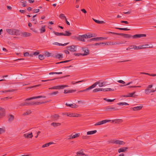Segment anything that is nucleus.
Here are the masks:
<instances>
[{
	"mask_svg": "<svg viewBox=\"0 0 156 156\" xmlns=\"http://www.w3.org/2000/svg\"><path fill=\"white\" fill-rule=\"evenodd\" d=\"M46 97L44 96H37L34 97L29 98H28L25 100V103L26 106L30 105V101H29V100H30L33 99L38 98H45Z\"/></svg>",
	"mask_w": 156,
	"mask_h": 156,
	"instance_id": "1",
	"label": "nucleus"
},
{
	"mask_svg": "<svg viewBox=\"0 0 156 156\" xmlns=\"http://www.w3.org/2000/svg\"><path fill=\"white\" fill-rule=\"evenodd\" d=\"M104 109L106 111H113L119 110V109L116 107H112L110 106H107L104 108Z\"/></svg>",
	"mask_w": 156,
	"mask_h": 156,
	"instance_id": "2",
	"label": "nucleus"
},
{
	"mask_svg": "<svg viewBox=\"0 0 156 156\" xmlns=\"http://www.w3.org/2000/svg\"><path fill=\"white\" fill-rule=\"evenodd\" d=\"M111 121V120L106 119L102 120V121L98 122H96L94 126H99L100 125L104 124L106 122H110Z\"/></svg>",
	"mask_w": 156,
	"mask_h": 156,
	"instance_id": "3",
	"label": "nucleus"
},
{
	"mask_svg": "<svg viewBox=\"0 0 156 156\" xmlns=\"http://www.w3.org/2000/svg\"><path fill=\"white\" fill-rule=\"evenodd\" d=\"M146 35L144 34H135L133 36L132 35V37L134 39L137 38L141 37H146Z\"/></svg>",
	"mask_w": 156,
	"mask_h": 156,
	"instance_id": "4",
	"label": "nucleus"
},
{
	"mask_svg": "<svg viewBox=\"0 0 156 156\" xmlns=\"http://www.w3.org/2000/svg\"><path fill=\"white\" fill-rule=\"evenodd\" d=\"M76 46L71 45L68 46L67 47L68 50H69L71 51L74 52L76 51Z\"/></svg>",
	"mask_w": 156,
	"mask_h": 156,
	"instance_id": "5",
	"label": "nucleus"
},
{
	"mask_svg": "<svg viewBox=\"0 0 156 156\" xmlns=\"http://www.w3.org/2000/svg\"><path fill=\"white\" fill-rule=\"evenodd\" d=\"M70 76L69 75H67L66 76H62L58 77H56V78H54L52 79L47 80H42V81L46 82V81H49L52 80H56V79H61L63 78H64L66 77L67 76Z\"/></svg>",
	"mask_w": 156,
	"mask_h": 156,
	"instance_id": "6",
	"label": "nucleus"
},
{
	"mask_svg": "<svg viewBox=\"0 0 156 156\" xmlns=\"http://www.w3.org/2000/svg\"><path fill=\"white\" fill-rule=\"evenodd\" d=\"M99 83V82H97L94 83V84H93V85H92L91 86H90L88 88L86 89H85V91H87L88 90H90L93 88H94L96 86L98 85Z\"/></svg>",
	"mask_w": 156,
	"mask_h": 156,
	"instance_id": "7",
	"label": "nucleus"
},
{
	"mask_svg": "<svg viewBox=\"0 0 156 156\" xmlns=\"http://www.w3.org/2000/svg\"><path fill=\"white\" fill-rule=\"evenodd\" d=\"M5 114V111L4 108L0 107V119L4 116Z\"/></svg>",
	"mask_w": 156,
	"mask_h": 156,
	"instance_id": "8",
	"label": "nucleus"
},
{
	"mask_svg": "<svg viewBox=\"0 0 156 156\" xmlns=\"http://www.w3.org/2000/svg\"><path fill=\"white\" fill-rule=\"evenodd\" d=\"M66 105L67 106H69L72 108H76L78 107V105H76L75 104H68L67 103L66 104Z\"/></svg>",
	"mask_w": 156,
	"mask_h": 156,
	"instance_id": "9",
	"label": "nucleus"
},
{
	"mask_svg": "<svg viewBox=\"0 0 156 156\" xmlns=\"http://www.w3.org/2000/svg\"><path fill=\"white\" fill-rule=\"evenodd\" d=\"M155 90L153 89H150L146 88L145 90V93L146 94H148L151 92H154Z\"/></svg>",
	"mask_w": 156,
	"mask_h": 156,
	"instance_id": "10",
	"label": "nucleus"
},
{
	"mask_svg": "<svg viewBox=\"0 0 156 156\" xmlns=\"http://www.w3.org/2000/svg\"><path fill=\"white\" fill-rule=\"evenodd\" d=\"M59 117L58 115L55 114L51 116V119L53 121H56L59 119Z\"/></svg>",
	"mask_w": 156,
	"mask_h": 156,
	"instance_id": "11",
	"label": "nucleus"
},
{
	"mask_svg": "<svg viewBox=\"0 0 156 156\" xmlns=\"http://www.w3.org/2000/svg\"><path fill=\"white\" fill-rule=\"evenodd\" d=\"M117 34L119 35L123 36L125 38H130L132 37V35L130 34L119 33V34Z\"/></svg>",
	"mask_w": 156,
	"mask_h": 156,
	"instance_id": "12",
	"label": "nucleus"
},
{
	"mask_svg": "<svg viewBox=\"0 0 156 156\" xmlns=\"http://www.w3.org/2000/svg\"><path fill=\"white\" fill-rule=\"evenodd\" d=\"M7 32L9 34L12 35L14 34V29H6Z\"/></svg>",
	"mask_w": 156,
	"mask_h": 156,
	"instance_id": "13",
	"label": "nucleus"
},
{
	"mask_svg": "<svg viewBox=\"0 0 156 156\" xmlns=\"http://www.w3.org/2000/svg\"><path fill=\"white\" fill-rule=\"evenodd\" d=\"M128 148L127 147H122L120 148L118 150V152L120 153L122 152H125L127 150Z\"/></svg>",
	"mask_w": 156,
	"mask_h": 156,
	"instance_id": "14",
	"label": "nucleus"
},
{
	"mask_svg": "<svg viewBox=\"0 0 156 156\" xmlns=\"http://www.w3.org/2000/svg\"><path fill=\"white\" fill-rule=\"evenodd\" d=\"M143 47H144V48H152L153 47V45L151 44H143Z\"/></svg>",
	"mask_w": 156,
	"mask_h": 156,
	"instance_id": "15",
	"label": "nucleus"
},
{
	"mask_svg": "<svg viewBox=\"0 0 156 156\" xmlns=\"http://www.w3.org/2000/svg\"><path fill=\"white\" fill-rule=\"evenodd\" d=\"M23 136L24 137H25L26 138H32V137H33L32 133L31 132L30 134H28V133L24 134L23 135Z\"/></svg>",
	"mask_w": 156,
	"mask_h": 156,
	"instance_id": "16",
	"label": "nucleus"
},
{
	"mask_svg": "<svg viewBox=\"0 0 156 156\" xmlns=\"http://www.w3.org/2000/svg\"><path fill=\"white\" fill-rule=\"evenodd\" d=\"M143 106H138L133 108H131L130 109H133L134 111L140 110L142 108Z\"/></svg>",
	"mask_w": 156,
	"mask_h": 156,
	"instance_id": "17",
	"label": "nucleus"
},
{
	"mask_svg": "<svg viewBox=\"0 0 156 156\" xmlns=\"http://www.w3.org/2000/svg\"><path fill=\"white\" fill-rule=\"evenodd\" d=\"M56 89H63L65 87H68V85H58L56 86Z\"/></svg>",
	"mask_w": 156,
	"mask_h": 156,
	"instance_id": "18",
	"label": "nucleus"
},
{
	"mask_svg": "<svg viewBox=\"0 0 156 156\" xmlns=\"http://www.w3.org/2000/svg\"><path fill=\"white\" fill-rule=\"evenodd\" d=\"M22 34L23 37H29L31 35V33L26 32L22 33Z\"/></svg>",
	"mask_w": 156,
	"mask_h": 156,
	"instance_id": "19",
	"label": "nucleus"
},
{
	"mask_svg": "<svg viewBox=\"0 0 156 156\" xmlns=\"http://www.w3.org/2000/svg\"><path fill=\"white\" fill-rule=\"evenodd\" d=\"M83 50L84 51V53H82V55H86L89 54V50L85 49L84 48H83Z\"/></svg>",
	"mask_w": 156,
	"mask_h": 156,
	"instance_id": "20",
	"label": "nucleus"
},
{
	"mask_svg": "<svg viewBox=\"0 0 156 156\" xmlns=\"http://www.w3.org/2000/svg\"><path fill=\"white\" fill-rule=\"evenodd\" d=\"M125 144V143L124 142L119 140H116L115 142V144H116L123 145Z\"/></svg>",
	"mask_w": 156,
	"mask_h": 156,
	"instance_id": "21",
	"label": "nucleus"
},
{
	"mask_svg": "<svg viewBox=\"0 0 156 156\" xmlns=\"http://www.w3.org/2000/svg\"><path fill=\"white\" fill-rule=\"evenodd\" d=\"M80 133H77L76 134H75L73 135L72 136L71 138H68V139L69 140H71L72 139L78 137L80 136Z\"/></svg>",
	"mask_w": 156,
	"mask_h": 156,
	"instance_id": "22",
	"label": "nucleus"
},
{
	"mask_svg": "<svg viewBox=\"0 0 156 156\" xmlns=\"http://www.w3.org/2000/svg\"><path fill=\"white\" fill-rule=\"evenodd\" d=\"M135 92L133 93H129V94L128 95V97H133L135 98L136 96H137L136 95H134V94L135 93Z\"/></svg>",
	"mask_w": 156,
	"mask_h": 156,
	"instance_id": "23",
	"label": "nucleus"
},
{
	"mask_svg": "<svg viewBox=\"0 0 156 156\" xmlns=\"http://www.w3.org/2000/svg\"><path fill=\"white\" fill-rule=\"evenodd\" d=\"M69 43H65L64 44H62L61 43H59L58 42H55L53 43V44H55L57 45H59V46H65L67 45V44H69Z\"/></svg>",
	"mask_w": 156,
	"mask_h": 156,
	"instance_id": "24",
	"label": "nucleus"
},
{
	"mask_svg": "<svg viewBox=\"0 0 156 156\" xmlns=\"http://www.w3.org/2000/svg\"><path fill=\"white\" fill-rule=\"evenodd\" d=\"M45 26H43L42 25L41 27V28L40 30V33H43L45 31Z\"/></svg>",
	"mask_w": 156,
	"mask_h": 156,
	"instance_id": "25",
	"label": "nucleus"
},
{
	"mask_svg": "<svg viewBox=\"0 0 156 156\" xmlns=\"http://www.w3.org/2000/svg\"><path fill=\"white\" fill-rule=\"evenodd\" d=\"M51 125L54 127H55L61 125V123H59L52 122L51 123Z\"/></svg>",
	"mask_w": 156,
	"mask_h": 156,
	"instance_id": "26",
	"label": "nucleus"
},
{
	"mask_svg": "<svg viewBox=\"0 0 156 156\" xmlns=\"http://www.w3.org/2000/svg\"><path fill=\"white\" fill-rule=\"evenodd\" d=\"M54 144L53 142H49L48 143H47L46 144H44L42 146V148H44L46 147H48L50 145Z\"/></svg>",
	"mask_w": 156,
	"mask_h": 156,
	"instance_id": "27",
	"label": "nucleus"
},
{
	"mask_svg": "<svg viewBox=\"0 0 156 156\" xmlns=\"http://www.w3.org/2000/svg\"><path fill=\"white\" fill-rule=\"evenodd\" d=\"M97 132V131L96 130H94L91 131H88L87 132V135H91L94 134L95 133H96Z\"/></svg>",
	"mask_w": 156,
	"mask_h": 156,
	"instance_id": "28",
	"label": "nucleus"
},
{
	"mask_svg": "<svg viewBox=\"0 0 156 156\" xmlns=\"http://www.w3.org/2000/svg\"><path fill=\"white\" fill-rule=\"evenodd\" d=\"M93 19V20L97 23L99 24H102L105 23V22L103 21H99V20H97L94 19Z\"/></svg>",
	"mask_w": 156,
	"mask_h": 156,
	"instance_id": "29",
	"label": "nucleus"
},
{
	"mask_svg": "<svg viewBox=\"0 0 156 156\" xmlns=\"http://www.w3.org/2000/svg\"><path fill=\"white\" fill-rule=\"evenodd\" d=\"M115 121V123H118L119 122H122V120L121 119H118L112 120V122H113Z\"/></svg>",
	"mask_w": 156,
	"mask_h": 156,
	"instance_id": "30",
	"label": "nucleus"
},
{
	"mask_svg": "<svg viewBox=\"0 0 156 156\" xmlns=\"http://www.w3.org/2000/svg\"><path fill=\"white\" fill-rule=\"evenodd\" d=\"M78 40L81 41H82L83 42H85V40L84 39V37L83 35H80L78 37Z\"/></svg>",
	"mask_w": 156,
	"mask_h": 156,
	"instance_id": "31",
	"label": "nucleus"
},
{
	"mask_svg": "<svg viewBox=\"0 0 156 156\" xmlns=\"http://www.w3.org/2000/svg\"><path fill=\"white\" fill-rule=\"evenodd\" d=\"M48 102H49V101H45L44 102L42 101V102H34V104H35V105H37L41 104H42Z\"/></svg>",
	"mask_w": 156,
	"mask_h": 156,
	"instance_id": "32",
	"label": "nucleus"
},
{
	"mask_svg": "<svg viewBox=\"0 0 156 156\" xmlns=\"http://www.w3.org/2000/svg\"><path fill=\"white\" fill-rule=\"evenodd\" d=\"M14 33L13 35H20V31L18 30H16L14 29Z\"/></svg>",
	"mask_w": 156,
	"mask_h": 156,
	"instance_id": "33",
	"label": "nucleus"
},
{
	"mask_svg": "<svg viewBox=\"0 0 156 156\" xmlns=\"http://www.w3.org/2000/svg\"><path fill=\"white\" fill-rule=\"evenodd\" d=\"M58 93V91H56L53 92L49 93L48 94L50 96L55 95Z\"/></svg>",
	"mask_w": 156,
	"mask_h": 156,
	"instance_id": "34",
	"label": "nucleus"
},
{
	"mask_svg": "<svg viewBox=\"0 0 156 156\" xmlns=\"http://www.w3.org/2000/svg\"><path fill=\"white\" fill-rule=\"evenodd\" d=\"M45 55L48 57L52 56V54L51 53H49L48 52L46 51L44 53Z\"/></svg>",
	"mask_w": 156,
	"mask_h": 156,
	"instance_id": "35",
	"label": "nucleus"
},
{
	"mask_svg": "<svg viewBox=\"0 0 156 156\" xmlns=\"http://www.w3.org/2000/svg\"><path fill=\"white\" fill-rule=\"evenodd\" d=\"M65 36H69L71 35L72 33L69 32V31H66L65 33Z\"/></svg>",
	"mask_w": 156,
	"mask_h": 156,
	"instance_id": "36",
	"label": "nucleus"
},
{
	"mask_svg": "<svg viewBox=\"0 0 156 156\" xmlns=\"http://www.w3.org/2000/svg\"><path fill=\"white\" fill-rule=\"evenodd\" d=\"M55 57L57 58L60 59L63 58V55L62 54H58L56 55Z\"/></svg>",
	"mask_w": 156,
	"mask_h": 156,
	"instance_id": "37",
	"label": "nucleus"
},
{
	"mask_svg": "<svg viewBox=\"0 0 156 156\" xmlns=\"http://www.w3.org/2000/svg\"><path fill=\"white\" fill-rule=\"evenodd\" d=\"M59 17L62 19H64L66 18L64 14L62 13L60 14L59 16Z\"/></svg>",
	"mask_w": 156,
	"mask_h": 156,
	"instance_id": "38",
	"label": "nucleus"
},
{
	"mask_svg": "<svg viewBox=\"0 0 156 156\" xmlns=\"http://www.w3.org/2000/svg\"><path fill=\"white\" fill-rule=\"evenodd\" d=\"M115 29H119L121 30H130V29H127V28H117L115 27Z\"/></svg>",
	"mask_w": 156,
	"mask_h": 156,
	"instance_id": "39",
	"label": "nucleus"
},
{
	"mask_svg": "<svg viewBox=\"0 0 156 156\" xmlns=\"http://www.w3.org/2000/svg\"><path fill=\"white\" fill-rule=\"evenodd\" d=\"M31 113V112L30 110H29L26 111V112H24L23 114V115H28Z\"/></svg>",
	"mask_w": 156,
	"mask_h": 156,
	"instance_id": "40",
	"label": "nucleus"
},
{
	"mask_svg": "<svg viewBox=\"0 0 156 156\" xmlns=\"http://www.w3.org/2000/svg\"><path fill=\"white\" fill-rule=\"evenodd\" d=\"M119 105H129V104L126 102H119L117 104Z\"/></svg>",
	"mask_w": 156,
	"mask_h": 156,
	"instance_id": "41",
	"label": "nucleus"
},
{
	"mask_svg": "<svg viewBox=\"0 0 156 156\" xmlns=\"http://www.w3.org/2000/svg\"><path fill=\"white\" fill-rule=\"evenodd\" d=\"M39 58L41 60H43L44 58V55L40 54L38 56Z\"/></svg>",
	"mask_w": 156,
	"mask_h": 156,
	"instance_id": "42",
	"label": "nucleus"
},
{
	"mask_svg": "<svg viewBox=\"0 0 156 156\" xmlns=\"http://www.w3.org/2000/svg\"><path fill=\"white\" fill-rule=\"evenodd\" d=\"M124 43H125L120 42L119 41H116L115 42H113V43H112V45L119 44H122Z\"/></svg>",
	"mask_w": 156,
	"mask_h": 156,
	"instance_id": "43",
	"label": "nucleus"
},
{
	"mask_svg": "<svg viewBox=\"0 0 156 156\" xmlns=\"http://www.w3.org/2000/svg\"><path fill=\"white\" fill-rule=\"evenodd\" d=\"M14 118V116L12 115H10V117L9 118V120L10 121H12L13 120Z\"/></svg>",
	"mask_w": 156,
	"mask_h": 156,
	"instance_id": "44",
	"label": "nucleus"
},
{
	"mask_svg": "<svg viewBox=\"0 0 156 156\" xmlns=\"http://www.w3.org/2000/svg\"><path fill=\"white\" fill-rule=\"evenodd\" d=\"M84 81V80H81V81H77V82H73V81H72V82H71V83L72 84L74 85V84H76V83H79L83 82Z\"/></svg>",
	"mask_w": 156,
	"mask_h": 156,
	"instance_id": "45",
	"label": "nucleus"
},
{
	"mask_svg": "<svg viewBox=\"0 0 156 156\" xmlns=\"http://www.w3.org/2000/svg\"><path fill=\"white\" fill-rule=\"evenodd\" d=\"M99 83L98 84H99L98 86L100 87H102L103 86H104L105 84V82H102L101 83H100V82H99Z\"/></svg>",
	"mask_w": 156,
	"mask_h": 156,
	"instance_id": "46",
	"label": "nucleus"
},
{
	"mask_svg": "<svg viewBox=\"0 0 156 156\" xmlns=\"http://www.w3.org/2000/svg\"><path fill=\"white\" fill-rule=\"evenodd\" d=\"M116 140H109L108 142L109 143H111L112 144H115V141Z\"/></svg>",
	"mask_w": 156,
	"mask_h": 156,
	"instance_id": "47",
	"label": "nucleus"
},
{
	"mask_svg": "<svg viewBox=\"0 0 156 156\" xmlns=\"http://www.w3.org/2000/svg\"><path fill=\"white\" fill-rule=\"evenodd\" d=\"M87 35H88V36L89 38L95 36V34L93 35V34L91 33L88 34H87Z\"/></svg>",
	"mask_w": 156,
	"mask_h": 156,
	"instance_id": "48",
	"label": "nucleus"
},
{
	"mask_svg": "<svg viewBox=\"0 0 156 156\" xmlns=\"http://www.w3.org/2000/svg\"><path fill=\"white\" fill-rule=\"evenodd\" d=\"M104 44V42H100V43H96L94 44L95 46L97 45H101L102 44Z\"/></svg>",
	"mask_w": 156,
	"mask_h": 156,
	"instance_id": "49",
	"label": "nucleus"
},
{
	"mask_svg": "<svg viewBox=\"0 0 156 156\" xmlns=\"http://www.w3.org/2000/svg\"><path fill=\"white\" fill-rule=\"evenodd\" d=\"M98 40V37H94L92 38L90 40H89L90 41H97Z\"/></svg>",
	"mask_w": 156,
	"mask_h": 156,
	"instance_id": "50",
	"label": "nucleus"
},
{
	"mask_svg": "<svg viewBox=\"0 0 156 156\" xmlns=\"http://www.w3.org/2000/svg\"><path fill=\"white\" fill-rule=\"evenodd\" d=\"M106 90H105V91H113L114 90V89L110 88H105Z\"/></svg>",
	"mask_w": 156,
	"mask_h": 156,
	"instance_id": "51",
	"label": "nucleus"
},
{
	"mask_svg": "<svg viewBox=\"0 0 156 156\" xmlns=\"http://www.w3.org/2000/svg\"><path fill=\"white\" fill-rule=\"evenodd\" d=\"M112 43H113V42H109L108 43L106 42H104V44L105 45H112Z\"/></svg>",
	"mask_w": 156,
	"mask_h": 156,
	"instance_id": "52",
	"label": "nucleus"
},
{
	"mask_svg": "<svg viewBox=\"0 0 156 156\" xmlns=\"http://www.w3.org/2000/svg\"><path fill=\"white\" fill-rule=\"evenodd\" d=\"M5 131V130L2 128H0V134L4 133Z\"/></svg>",
	"mask_w": 156,
	"mask_h": 156,
	"instance_id": "53",
	"label": "nucleus"
},
{
	"mask_svg": "<svg viewBox=\"0 0 156 156\" xmlns=\"http://www.w3.org/2000/svg\"><path fill=\"white\" fill-rule=\"evenodd\" d=\"M20 2H21L23 3L22 5L24 7L27 6V5H26V3H27L26 1H25L23 2H22L21 1Z\"/></svg>",
	"mask_w": 156,
	"mask_h": 156,
	"instance_id": "54",
	"label": "nucleus"
},
{
	"mask_svg": "<svg viewBox=\"0 0 156 156\" xmlns=\"http://www.w3.org/2000/svg\"><path fill=\"white\" fill-rule=\"evenodd\" d=\"M74 55L76 56H80V55H82V53H74Z\"/></svg>",
	"mask_w": 156,
	"mask_h": 156,
	"instance_id": "55",
	"label": "nucleus"
},
{
	"mask_svg": "<svg viewBox=\"0 0 156 156\" xmlns=\"http://www.w3.org/2000/svg\"><path fill=\"white\" fill-rule=\"evenodd\" d=\"M117 82H119V83H122L123 84H125V82L123 81L122 80H118L117 81Z\"/></svg>",
	"mask_w": 156,
	"mask_h": 156,
	"instance_id": "56",
	"label": "nucleus"
},
{
	"mask_svg": "<svg viewBox=\"0 0 156 156\" xmlns=\"http://www.w3.org/2000/svg\"><path fill=\"white\" fill-rule=\"evenodd\" d=\"M107 33L108 34H115L116 35H118L117 34H119V33H114V32H108Z\"/></svg>",
	"mask_w": 156,
	"mask_h": 156,
	"instance_id": "57",
	"label": "nucleus"
},
{
	"mask_svg": "<svg viewBox=\"0 0 156 156\" xmlns=\"http://www.w3.org/2000/svg\"><path fill=\"white\" fill-rule=\"evenodd\" d=\"M82 35L83 36V37H84V38H85V39L89 38L88 36V35H87V34H85Z\"/></svg>",
	"mask_w": 156,
	"mask_h": 156,
	"instance_id": "58",
	"label": "nucleus"
},
{
	"mask_svg": "<svg viewBox=\"0 0 156 156\" xmlns=\"http://www.w3.org/2000/svg\"><path fill=\"white\" fill-rule=\"evenodd\" d=\"M53 33L56 36H59V33L58 32H56L55 31H53Z\"/></svg>",
	"mask_w": 156,
	"mask_h": 156,
	"instance_id": "59",
	"label": "nucleus"
},
{
	"mask_svg": "<svg viewBox=\"0 0 156 156\" xmlns=\"http://www.w3.org/2000/svg\"><path fill=\"white\" fill-rule=\"evenodd\" d=\"M49 90H52V89H56V86H53L52 87H51L48 88Z\"/></svg>",
	"mask_w": 156,
	"mask_h": 156,
	"instance_id": "60",
	"label": "nucleus"
},
{
	"mask_svg": "<svg viewBox=\"0 0 156 156\" xmlns=\"http://www.w3.org/2000/svg\"><path fill=\"white\" fill-rule=\"evenodd\" d=\"M17 90V89H12V90H7L8 92H13Z\"/></svg>",
	"mask_w": 156,
	"mask_h": 156,
	"instance_id": "61",
	"label": "nucleus"
},
{
	"mask_svg": "<svg viewBox=\"0 0 156 156\" xmlns=\"http://www.w3.org/2000/svg\"><path fill=\"white\" fill-rule=\"evenodd\" d=\"M99 90H100L99 89V88H96L95 89H94L93 90V92H96L97 91H99Z\"/></svg>",
	"mask_w": 156,
	"mask_h": 156,
	"instance_id": "62",
	"label": "nucleus"
},
{
	"mask_svg": "<svg viewBox=\"0 0 156 156\" xmlns=\"http://www.w3.org/2000/svg\"><path fill=\"white\" fill-rule=\"evenodd\" d=\"M40 10L39 9H35L34 10V12L37 13L39 12Z\"/></svg>",
	"mask_w": 156,
	"mask_h": 156,
	"instance_id": "63",
	"label": "nucleus"
},
{
	"mask_svg": "<svg viewBox=\"0 0 156 156\" xmlns=\"http://www.w3.org/2000/svg\"><path fill=\"white\" fill-rule=\"evenodd\" d=\"M81 152H78L77 153V155L75 156H81Z\"/></svg>",
	"mask_w": 156,
	"mask_h": 156,
	"instance_id": "64",
	"label": "nucleus"
}]
</instances>
